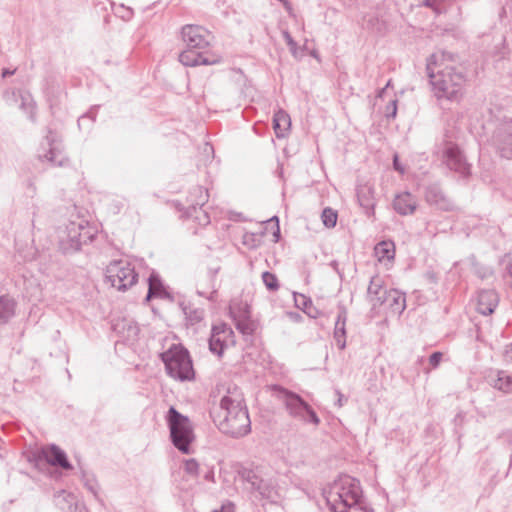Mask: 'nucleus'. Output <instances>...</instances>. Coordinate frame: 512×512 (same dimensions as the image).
Returning a JSON list of instances; mask_svg holds the SVG:
<instances>
[{
	"label": "nucleus",
	"mask_w": 512,
	"mask_h": 512,
	"mask_svg": "<svg viewBox=\"0 0 512 512\" xmlns=\"http://www.w3.org/2000/svg\"><path fill=\"white\" fill-rule=\"evenodd\" d=\"M454 61L455 55L446 51L436 52L427 60V76L438 100L459 102L464 95L466 79L461 71L450 65Z\"/></svg>",
	"instance_id": "nucleus-1"
},
{
	"label": "nucleus",
	"mask_w": 512,
	"mask_h": 512,
	"mask_svg": "<svg viewBox=\"0 0 512 512\" xmlns=\"http://www.w3.org/2000/svg\"><path fill=\"white\" fill-rule=\"evenodd\" d=\"M225 387L219 409L210 411V416L221 433L235 439L244 437L251 431L244 395L238 386Z\"/></svg>",
	"instance_id": "nucleus-2"
},
{
	"label": "nucleus",
	"mask_w": 512,
	"mask_h": 512,
	"mask_svg": "<svg viewBox=\"0 0 512 512\" xmlns=\"http://www.w3.org/2000/svg\"><path fill=\"white\" fill-rule=\"evenodd\" d=\"M324 496L332 512H347L360 502V482L349 475H342L324 490Z\"/></svg>",
	"instance_id": "nucleus-3"
},
{
	"label": "nucleus",
	"mask_w": 512,
	"mask_h": 512,
	"mask_svg": "<svg viewBox=\"0 0 512 512\" xmlns=\"http://www.w3.org/2000/svg\"><path fill=\"white\" fill-rule=\"evenodd\" d=\"M181 35L187 47L179 55V61L184 66L194 67L214 63V61H209L203 53L210 43V33L205 28L198 25H185Z\"/></svg>",
	"instance_id": "nucleus-4"
},
{
	"label": "nucleus",
	"mask_w": 512,
	"mask_h": 512,
	"mask_svg": "<svg viewBox=\"0 0 512 512\" xmlns=\"http://www.w3.org/2000/svg\"><path fill=\"white\" fill-rule=\"evenodd\" d=\"M273 395L285 406L289 416L304 423L317 427L320 418L315 410L297 393L284 386H270Z\"/></svg>",
	"instance_id": "nucleus-5"
},
{
	"label": "nucleus",
	"mask_w": 512,
	"mask_h": 512,
	"mask_svg": "<svg viewBox=\"0 0 512 512\" xmlns=\"http://www.w3.org/2000/svg\"><path fill=\"white\" fill-rule=\"evenodd\" d=\"M166 371L174 380L181 382L195 379V371L189 351L181 344H172L160 354Z\"/></svg>",
	"instance_id": "nucleus-6"
},
{
	"label": "nucleus",
	"mask_w": 512,
	"mask_h": 512,
	"mask_svg": "<svg viewBox=\"0 0 512 512\" xmlns=\"http://www.w3.org/2000/svg\"><path fill=\"white\" fill-rule=\"evenodd\" d=\"M172 444L183 454L191 453L194 431L189 418L171 406L166 415Z\"/></svg>",
	"instance_id": "nucleus-7"
},
{
	"label": "nucleus",
	"mask_w": 512,
	"mask_h": 512,
	"mask_svg": "<svg viewBox=\"0 0 512 512\" xmlns=\"http://www.w3.org/2000/svg\"><path fill=\"white\" fill-rule=\"evenodd\" d=\"M106 278L119 291H125L136 284L138 274L135 266L126 259L110 262L106 268Z\"/></svg>",
	"instance_id": "nucleus-8"
},
{
	"label": "nucleus",
	"mask_w": 512,
	"mask_h": 512,
	"mask_svg": "<svg viewBox=\"0 0 512 512\" xmlns=\"http://www.w3.org/2000/svg\"><path fill=\"white\" fill-rule=\"evenodd\" d=\"M94 234L84 220L70 222L60 236V248L64 253L78 251L83 244L91 242Z\"/></svg>",
	"instance_id": "nucleus-9"
},
{
	"label": "nucleus",
	"mask_w": 512,
	"mask_h": 512,
	"mask_svg": "<svg viewBox=\"0 0 512 512\" xmlns=\"http://www.w3.org/2000/svg\"><path fill=\"white\" fill-rule=\"evenodd\" d=\"M442 161L445 166L461 178H467L471 174V165L460 147L452 142L444 144L442 149Z\"/></svg>",
	"instance_id": "nucleus-10"
},
{
	"label": "nucleus",
	"mask_w": 512,
	"mask_h": 512,
	"mask_svg": "<svg viewBox=\"0 0 512 512\" xmlns=\"http://www.w3.org/2000/svg\"><path fill=\"white\" fill-rule=\"evenodd\" d=\"M208 198V191L201 186L194 187L187 198V216L194 217L201 225L210 222L208 214L202 210V207L208 202Z\"/></svg>",
	"instance_id": "nucleus-11"
},
{
	"label": "nucleus",
	"mask_w": 512,
	"mask_h": 512,
	"mask_svg": "<svg viewBox=\"0 0 512 512\" xmlns=\"http://www.w3.org/2000/svg\"><path fill=\"white\" fill-rule=\"evenodd\" d=\"M43 153H39V159L47 160L54 166H64L68 161L62 150V143L57 133L49 130L42 142Z\"/></svg>",
	"instance_id": "nucleus-12"
},
{
	"label": "nucleus",
	"mask_w": 512,
	"mask_h": 512,
	"mask_svg": "<svg viewBox=\"0 0 512 512\" xmlns=\"http://www.w3.org/2000/svg\"><path fill=\"white\" fill-rule=\"evenodd\" d=\"M235 334L230 326L225 323L214 325L209 338V350L221 356L226 348L235 345Z\"/></svg>",
	"instance_id": "nucleus-13"
},
{
	"label": "nucleus",
	"mask_w": 512,
	"mask_h": 512,
	"mask_svg": "<svg viewBox=\"0 0 512 512\" xmlns=\"http://www.w3.org/2000/svg\"><path fill=\"white\" fill-rule=\"evenodd\" d=\"M492 143L501 157L512 159V119L497 127L492 137Z\"/></svg>",
	"instance_id": "nucleus-14"
},
{
	"label": "nucleus",
	"mask_w": 512,
	"mask_h": 512,
	"mask_svg": "<svg viewBox=\"0 0 512 512\" xmlns=\"http://www.w3.org/2000/svg\"><path fill=\"white\" fill-rule=\"evenodd\" d=\"M424 199L426 203L441 211H453L456 206L453 200L446 195L438 183H432L425 187Z\"/></svg>",
	"instance_id": "nucleus-15"
},
{
	"label": "nucleus",
	"mask_w": 512,
	"mask_h": 512,
	"mask_svg": "<svg viewBox=\"0 0 512 512\" xmlns=\"http://www.w3.org/2000/svg\"><path fill=\"white\" fill-rule=\"evenodd\" d=\"M40 455L52 466L60 467L64 470H71L73 468L65 451L55 444L42 447Z\"/></svg>",
	"instance_id": "nucleus-16"
},
{
	"label": "nucleus",
	"mask_w": 512,
	"mask_h": 512,
	"mask_svg": "<svg viewBox=\"0 0 512 512\" xmlns=\"http://www.w3.org/2000/svg\"><path fill=\"white\" fill-rule=\"evenodd\" d=\"M382 306L387 308L393 315H401L406 308L405 294L397 289H390L383 292Z\"/></svg>",
	"instance_id": "nucleus-17"
},
{
	"label": "nucleus",
	"mask_w": 512,
	"mask_h": 512,
	"mask_svg": "<svg viewBox=\"0 0 512 512\" xmlns=\"http://www.w3.org/2000/svg\"><path fill=\"white\" fill-rule=\"evenodd\" d=\"M499 296L495 290H481L477 296V311L482 315H490L498 306Z\"/></svg>",
	"instance_id": "nucleus-18"
},
{
	"label": "nucleus",
	"mask_w": 512,
	"mask_h": 512,
	"mask_svg": "<svg viewBox=\"0 0 512 512\" xmlns=\"http://www.w3.org/2000/svg\"><path fill=\"white\" fill-rule=\"evenodd\" d=\"M417 206L416 197L407 191L397 194L393 200L394 210L403 216L413 214Z\"/></svg>",
	"instance_id": "nucleus-19"
},
{
	"label": "nucleus",
	"mask_w": 512,
	"mask_h": 512,
	"mask_svg": "<svg viewBox=\"0 0 512 512\" xmlns=\"http://www.w3.org/2000/svg\"><path fill=\"white\" fill-rule=\"evenodd\" d=\"M374 188L369 184L361 185L357 188V198L360 206L365 209L367 216L374 215L376 205Z\"/></svg>",
	"instance_id": "nucleus-20"
},
{
	"label": "nucleus",
	"mask_w": 512,
	"mask_h": 512,
	"mask_svg": "<svg viewBox=\"0 0 512 512\" xmlns=\"http://www.w3.org/2000/svg\"><path fill=\"white\" fill-rule=\"evenodd\" d=\"M383 292H387V289L384 288L383 280L381 279V277H372L367 289V299L369 303L372 305L373 309L382 307L381 299Z\"/></svg>",
	"instance_id": "nucleus-21"
},
{
	"label": "nucleus",
	"mask_w": 512,
	"mask_h": 512,
	"mask_svg": "<svg viewBox=\"0 0 512 512\" xmlns=\"http://www.w3.org/2000/svg\"><path fill=\"white\" fill-rule=\"evenodd\" d=\"M152 298L172 299L170 293L165 289L160 277L152 272L148 277V293L145 300L149 301Z\"/></svg>",
	"instance_id": "nucleus-22"
},
{
	"label": "nucleus",
	"mask_w": 512,
	"mask_h": 512,
	"mask_svg": "<svg viewBox=\"0 0 512 512\" xmlns=\"http://www.w3.org/2000/svg\"><path fill=\"white\" fill-rule=\"evenodd\" d=\"M346 320H347V310L345 307H340L339 313L337 315V319L335 322L334 328V339L337 347L340 350H343L346 347Z\"/></svg>",
	"instance_id": "nucleus-23"
},
{
	"label": "nucleus",
	"mask_w": 512,
	"mask_h": 512,
	"mask_svg": "<svg viewBox=\"0 0 512 512\" xmlns=\"http://www.w3.org/2000/svg\"><path fill=\"white\" fill-rule=\"evenodd\" d=\"M291 126V119L288 113L282 109L275 112L273 116V129L277 138H283L286 136Z\"/></svg>",
	"instance_id": "nucleus-24"
},
{
	"label": "nucleus",
	"mask_w": 512,
	"mask_h": 512,
	"mask_svg": "<svg viewBox=\"0 0 512 512\" xmlns=\"http://www.w3.org/2000/svg\"><path fill=\"white\" fill-rule=\"evenodd\" d=\"M15 301L9 296L0 297V327L7 324L15 315Z\"/></svg>",
	"instance_id": "nucleus-25"
},
{
	"label": "nucleus",
	"mask_w": 512,
	"mask_h": 512,
	"mask_svg": "<svg viewBox=\"0 0 512 512\" xmlns=\"http://www.w3.org/2000/svg\"><path fill=\"white\" fill-rule=\"evenodd\" d=\"M375 255L379 261L392 260L395 257V245L392 241H382L375 246Z\"/></svg>",
	"instance_id": "nucleus-26"
},
{
	"label": "nucleus",
	"mask_w": 512,
	"mask_h": 512,
	"mask_svg": "<svg viewBox=\"0 0 512 512\" xmlns=\"http://www.w3.org/2000/svg\"><path fill=\"white\" fill-rule=\"evenodd\" d=\"M244 480L251 485V489L264 494L266 487L264 481L254 471L245 470L242 474Z\"/></svg>",
	"instance_id": "nucleus-27"
},
{
	"label": "nucleus",
	"mask_w": 512,
	"mask_h": 512,
	"mask_svg": "<svg viewBox=\"0 0 512 512\" xmlns=\"http://www.w3.org/2000/svg\"><path fill=\"white\" fill-rule=\"evenodd\" d=\"M294 301L296 307L303 310L309 317L316 318L315 314L311 313L312 300L306 297L304 294L294 293Z\"/></svg>",
	"instance_id": "nucleus-28"
},
{
	"label": "nucleus",
	"mask_w": 512,
	"mask_h": 512,
	"mask_svg": "<svg viewBox=\"0 0 512 512\" xmlns=\"http://www.w3.org/2000/svg\"><path fill=\"white\" fill-rule=\"evenodd\" d=\"M321 218H322L323 224L327 228H333V227H335V225L337 223L338 215H337V212L335 210H333L332 208L327 207V208H325L322 211Z\"/></svg>",
	"instance_id": "nucleus-29"
},
{
	"label": "nucleus",
	"mask_w": 512,
	"mask_h": 512,
	"mask_svg": "<svg viewBox=\"0 0 512 512\" xmlns=\"http://www.w3.org/2000/svg\"><path fill=\"white\" fill-rule=\"evenodd\" d=\"M262 281L265 285V287L269 290V291H277L279 289V282H278V278L276 277L275 274L269 272V271H265L262 273Z\"/></svg>",
	"instance_id": "nucleus-30"
},
{
	"label": "nucleus",
	"mask_w": 512,
	"mask_h": 512,
	"mask_svg": "<svg viewBox=\"0 0 512 512\" xmlns=\"http://www.w3.org/2000/svg\"><path fill=\"white\" fill-rule=\"evenodd\" d=\"M184 313L191 324L199 323L204 318V310L185 308Z\"/></svg>",
	"instance_id": "nucleus-31"
},
{
	"label": "nucleus",
	"mask_w": 512,
	"mask_h": 512,
	"mask_svg": "<svg viewBox=\"0 0 512 512\" xmlns=\"http://www.w3.org/2000/svg\"><path fill=\"white\" fill-rule=\"evenodd\" d=\"M184 470L189 475L197 476V475H199L201 468H200V465L197 462V460L194 458H191V459L185 460Z\"/></svg>",
	"instance_id": "nucleus-32"
},
{
	"label": "nucleus",
	"mask_w": 512,
	"mask_h": 512,
	"mask_svg": "<svg viewBox=\"0 0 512 512\" xmlns=\"http://www.w3.org/2000/svg\"><path fill=\"white\" fill-rule=\"evenodd\" d=\"M397 99L391 100L385 108L386 118H395L397 115Z\"/></svg>",
	"instance_id": "nucleus-33"
},
{
	"label": "nucleus",
	"mask_w": 512,
	"mask_h": 512,
	"mask_svg": "<svg viewBox=\"0 0 512 512\" xmlns=\"http://www.w3.org/2000/svg\"><path fill=\"white\" fill-rule=\"evenodd\" d=\"M442 358L443 353L439 351L433 352L428 358V363L432 368H436L439 366L440 362L442 361Z\"/></svg>",
	"instance_id": "nucleus-34"
},
{
	"label": "nucleus",
	"mask_w": 512,
	"mask_h": 512,
	"mask_svg": "<svg viewBox=\"0 0 512 512\" xmlns=\"http://www.w3.org/2000/svg\"><path fill=\"white\" fill-rule=\"evenodd\" d=\"M218 272V268L215 269V270H209L208 272V277L210 279V282H211V287H212V291L210 293V295L208 296V299L209 300H213L214 299V296L216 295L217 293V290L215 288V281H216V274Z\"/></svg>",
	"instance_id": "nucleus-35"
},
{
	"label": "nucleus",
	"mask_w": 512,
	"mask_h": 512,
	"mask_svg": "<svg viewBox=\"0 0 512 512\" xmlns=\"http://www.w3.org/2000/svg\"><path fill=\"white\" fill-rule=\"evenodd\" d=\"M283 37H284L287 45L289 46V49H290L291 53L293 55H296L297 43L294 41V39L292 38L290 33L288 31H284L283 32Z\"/></svg>",
	"instance_id": "nucleus-36"
},
{
	"label": "nucleus",
	"mask_w": 512,
	"mask_h": 512,
	"mask_svg": "<svg viewBox=\"0 0 512 512\" xmlns=\"http://www.w3.org/2000/svg\"><path fill=\"white\" fill-rule=\"evenodd\" d=\"M94 120H95V113L90 111L87 114L82 115L78 119V126L81 129L85 125L86 122H94Z\"/></svg>",
	"instance_id": "nucleus-37"
},
{
	"label": "nucleus",
	"mask_w": 512,
	"mask_h": 512,
	"mask_svg": "<svg viewBox=\"0 0 512 512\" xmlns=\"http://www.w3.org/2000/svg\"><path fill=\"white\" fill-rule=\"evenodd\" d=\"M85 486L87 487V489L93 493V495H97V492H98V485L96 483V481L94 479H87L85 481Z\"/></svg>",
	"instance_id": "nucleus-38"
},
{
	"label": "nucleus",
	"mask_w": 512,
	"mask_h": 512,
	"mask_svg": "<svg viewBox=\"0 0 512 512\" xmlns=\"http://www.w3.org/2000/svg\"><path fill=\"white\" fill-rule=\"evenodd\" d=\"M237 329L241 331L243 334H250L252 332V329L250 328L249 323L239 321L237 323Z\"/></svg>",
	"instance_id": "nucleus-39"
},
{
	"label": "nucleus",
	"mask_w": 512,
	"mask_h": 512,
	"mask_svg": "<svg viewBox=\"0 0 512 512\" xmlns=\"http://www.w3.org/2000/svg\"><path fill=\"white\" fill-rule=\"evenodd\" d=\"M440 1L441 0H424L423 1V5L433 9L436 12H438L439 11V2Z\"/></svg>",
	"instance_id": "nucleus-40"
},
{
	"label": "nucleus",
	"mask_w": 512,
	"mask_h": 512,
	"mask_svg": "<svg viewBox=\"0 0 512 512\" xmlns=\"http://www.w3.org/2000/svg\"><path fill=\"white\" fill-rule=\"evenodd\" d=\"M203 477H204V479L206 481L215 482V479H214V468L213 467H207L206 471L204 472Z\"/></svg>",
	"instance_id": "nucleus-41"
},
{
	"label": "nucleus",
	"mask_w": 512,
	"mask_h": 512,
	"mask_svg": "<svg viewBox=\"0 0 512 512\" xmlns=\"http://www.w3.org/2000/svg\"><path fill=\"white\" fill-rule=\"evenodd\" d=\"M139 328L133 323L128 324V337H135L138 335Z\"/></svg>",
	"instance_id": "nucleus-42"
},
{
	"label": "nucleus",
	"mask_w": 512,
	"mask_h": 512,
	"mask_svg": "<svg viewBox=\"0 0 512 512\" xmlns=\"http://www.w3.org/2000/svg\"><path fill=\"white\" fill-rule=\"evenodd\" d=\"M70 512H87L85 506L82 503L76 502L74 505H70Z\"/></svg>",
	"instance_id": "nucleus-43"
},
{
	"label": "nucleus",
	"mask_w": 512,
	"mask_h": 512,
	"mask_svg": "<svg viewBox=\"0 0 512 512\" xmlns=\"http://www.w3.org/2000/svg\"><path fill=\"white\" fill-rule=\"evenodd\" d=\"M203 152L207 155V157L213 158L214 148L211 144L205 143L203 146Z\"/></svg>",
	"instance_id": "nucleus-44"
},
{
	"label": "nucleus",
	"mask_w": 512,
	"mask_h": 512,
	"mask_svg": "<svg viewBox=\"0 0 512 512\" xmlns=\"http://www.w3.org/2000/svg\"><path fill=\"white\" fill-rule=\"evenodd\" d=\"M270 222L274 221L276 225V231L273 233V235L276 237V241H278L280 237V228H279V219L277 216H273L270 220Z\"/></svg>",
	"instance_id": "nucleus-45"
},
{
	"label": "nucleus",
	"mask_w": 512,
	"mask_h": 512,
	"mask_svg": "<svg viewBox=\"0 0 512 512\" xmlns=\"http://www.w3.org/2000/svg\"><path fill=\"white\" fill-rule=\"evenodd\" d=\"M504 357L506 361L512 362V342L506 346Z\"/></svg>",
	"instance_id": "nucleus-46"
},
{
	"label": "nucleus",
	"mask_w": 512,
	"mask_h": 512,
	"mask_svg": "<svg viewBox=\"0 0 512 512\" xmlns=\"http://www.w3.org/2000/svg\"><path fill=\"white\" fill-rule=\"evenodd\" d=\"M20 97L22 99L21 107L26 108L27 106H30L31 103L29 102L30 95L29 94H20Z\"/></svg>",
	"instance_id": "nucleus-47"
},
{
	"label": "nucleus",
	"mask_w": 512,
	"mask_h": 512,
	"mask_svg": "<svg viewBox=\"0 0 512 512\" xmlns=\"http://www.w3.org/2000/svg\"><path fill=\"white\" fill-rule=\"evenodd\" d=\"M232 503L228 504V507L222 505L220 509H214L212 512H232Z\"/></svg>",
	"instance_id": "nucleus-48"
},
{
	"label": "nucleus",
	"mask_w": 512,
	"mask_h": 512,
	"mask_svg": "<svg viewBox=\"0 0 512 512\" xmlns=\"http://www.w3.org/2000/svg\"><path fill=\"white\" fill-rule=\"evenodd\" d=\"M393 166H394V169L403 173L404 172V169L400 166L399 162H398V157L397 155L394 157V160H393Z\"/></svg>",
	"instance_id": "nucleus-49"
},
{
	"label": "nucleus",
	"mask_w": 512,
	"mask_h": 512,
	"mask_svg": "<svg viewBox=\"0 0 512 512\" xmlns=\"http://www.w3.org/2000/svg\"><path fill=\"white\" fill-rule=\"evenodd\" d=\"M15 70L3 69L2 77L5 78L7 76L13 75Z\"/></svg>",
	"instance_id": "nucleus-50"
},
{
	"label": "nucleus",
	"mask_w": 512,
	"mask_h": 512,
	"mask_svg": "<svg viewBox=\"0 0 512 512\" xmlns=\"http://www.w3.org/2000/svg\"><path fill=\"white\" fill-rule=\"evenodd\" d=\"M385 91H386V88H385V87H384V88H382V89L378 92L377 97H379V98L383 97V94L385 93Z\"/></svg>",
	"instance_id": "nucleus-51"
},
{
	"label": "nucleus",
	"mask_w": 512,
	"mask_h": 512,
	"mask_svg": "<svg viewBox=\"0 0 512 512\" xmlns=\"http://www.w3.org/2000/svg\"><path fill=\"white\" fill-rule=\"evenodd\" d=\"M310 310H311L312 314H315L317 316V310L315 307L312 306V308H310Z\"/></svg>",
	"instance_id": "nucleus-52"
},
{
	"label": "nucleus",
	"mask_w": 512,
	"mask_h": 512,
	"mask_svg": "<svg viewBox=\"0 0 512 512\" xmlns=\"http://www.w3.org/2000/svg\"><path fill=\"white\" fill-rule=\"evenodd\" d=\"M338 402H339V406H342L343 396H340V397H339Z\"/></svg>",
	"instance_id": "nucleus-53"
},
{
	"label": "nucleus",
	"mask_w": 512,
	"mask_h": 512,
	"mask_svg": "<svg viewBox=\"0 0 512 512\" xmlns=\"http://www.w3.org/2000/svg\"><path fill=\"white\" fill-rule=\"evenodd\" d=\"M390 86H391V80H389V81L387 82V84H386L385 88L387 89V88H389Z\"/></svg>",
	"instance_id": "nucleus-54"
},
{
	"label": "nucleus",
	"mask_w": 512,
	"mask_h": 512,
	"mask_svg": "<svg viewBox=\"0 0 512 512\" xmlns=\"http://www.w3.org/2000/svg\"><path fill=\"white\" fill-rule=\"evenodd\" d=\"M506 384H512V380L510 379V377H508Z\"/></svg>",
	"instance_id": "nucleus-55"
},
{
	"label": "nucleus",
	"mask_w": 512,
	"mask_h": 512,
	"mask_svg": "<svg viewBox=\"0 0 512 512\" xmlns=\"http://www.w3.org/2000/svg\"><path fill=\"white\" fill-rule=\"evenodd\" d=\"M198 294H199L200 296H204V293H203L202 291H200V290H198Z\"/></svg>",
	"instance_id": "nucleus-56"
}]
</instances>
